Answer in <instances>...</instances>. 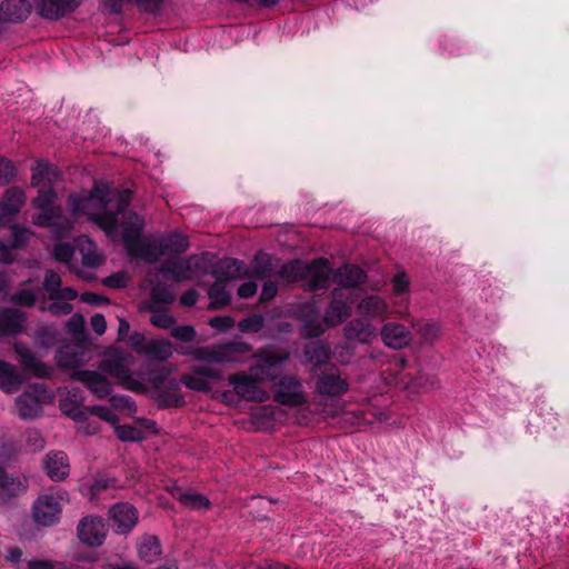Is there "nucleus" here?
Returning <instances> with one entry per match:
<instances>
[{
	"label": "nucleus",
	"instance_id": "obj_1",
	"mask_svg": "<svg viewBox=\"0 0 569 569\" xmlns=\"http://www.w3.org/2000/svg\"><path fill=\"white\" fill-rule=\"evenodd\" d=\"M61 173L54 164L39 159L32 167L31 186L38 188L32 204L40 212L33 218L38 227L50 228L53 237L61 239L70 234L76 220L86 216L100 226L108 237L113 238L121 229L122 240L131 257L154 262L162 256L181 253L189 247L188 239L179 233L160 238H142L144 220L128 210L131 201L130 190L111 192L107 182L98 181L89 192L72 193L68 207L72 218L66 217L60 207L54 206L58 197L56 187Z\"/></svg>",
	"mask_w": 569,
	"mask_h": 569
},
{
	"label": "nucleus",
	"instance_id": "obj_2",
	"mask_svg": "<svg viewBox=\"0 0 569 569\" xmlns=\"http://www.w3.org/2000/svg\"><path fill=\"white\" fill-rule=\"evenodd\" d=\"M177 351L181 356H191L196 361L202 362L183 373L180 382L190 390L209 392L211 382L222 379V371L211 365L239 362L241 356L251 351V346L243 341H228L196 348L180 347Z\"/></svg>",
	"mask_w": 569,
	"mask_h": 569
},
{
	"label": "nucleus",
	"instance_id": "obj_3",
	"mask_svg": "<svg viewBox=\"0 0 569 569\" xmlns=\"http://www.w3.org/2000/svg\"><path fill=\"white\" fill-rule=\"evenodd\" d=\"M353 297L346 296L345 289L332 291V301L322 321H319V307L315 299L301 305L299 319L303 322L301 333L306 338L320 336L327 328L336 327L350 316Z\"/></svg>",
	"mask_w": 569,
	"mask_h": 569
},
{
	"label": "nucleus",
	"instance_id": "obj_4",
	"mask_svg": "<svg viewBox=\"0 0 569 569\" xmlns=\"http://www.w3.org/2000/svg\"><path fill=\"white\" fill-rule=\"evenodd\" d=\"M261 362L250 368L260 380H269L277 387L274 401L289 407H298L307 403V395L302 389L300 379L293 376H284L279 379L271 372V369L281 366L288 358L289 353H279L268 351L259 355Z\"/></svg>",
	"mask_w": 569,
	"mask_h": 569
},
{
	"label": "nucleus",
	"instance_id": "obj_5",
	"mask_svg": "<svg viewBox=\"0 0 569 569\" xmlns=\"http://www.w3.org/2000/svg\"><path fill=\"white\" fill-rule=\"evenodd\" d=\"M53 258L68 266L70 271L82 279H91V270L100 267L104 257L97 244L87 236L74 239V246L59 242L53 247Z\"/></svg>",
	"mask_w": 569,
	"mask_h": 569
},
{
	"label": "nucleus",
	"instance_id": "obj_6",
	"mask_svg": "<svg viewBox=\"0 0 569 569\" xmlns=\"http://www.w3.org/2000/svg\"><path fill=\"white\" fill-rule=\"evenodd\" d=\"M133 363L134 359L130 353L116 349L107 353L99 369L116 379L123 389L144 393L147 391L144 376L131 370Z\"/></svg>",
	"mask_w": 569,
	"mask_h": 569
},
{
	"label": "nucleus",
	"instance_id": "obj_7",
	"mask_svg": "<svg viewBox=\"0 0 569 569\" xmlns=\"http://www.w3.org/2000/svg\"><path fill=\"white\" fill-rule=\"evenodd\" d=\"M331 274V268L326 259H317L311 263L293 260L283 264L279 277L287 282L303 281L310 290L326 288Z\"/></svg>",
	"mask_w": 569,
	"mask_h": 569
},
{
	"label": "nucleus",
	"instance_id": "obj_8",
	"mask_svg": "<svg viewBox=\"0 0 569 569\" xmlns=\"http://www.w3.org/2000/svg\"><path fill=\"white\" fill-rule=\"evenodd\" d=\"M69 501V493L64 489H57L39 495L31 507L33 521L42 527H50L58 523L61 518L63 505Z\"/></svg>",
	"mask_w": 569,
	"mask_h": 569
},
{
	"label": "nucleus",
	"instance_id": "obj_9",
	"mask_svg": "<svg viewBox=\"0 0 569 569\" xmlns=\"http://www.w3.org/2000/svg\"><path fill=\"white\" fill-rule=\"evenodd\" d=\"M54 395L42 383L30 385L16 399V410L21 419H33L40 416L43 406L52 403Z\"/></svg>",
	"mask_w": 569,
	"mask_h": 569
},
{
	"label": "nucleus",
	"instance_id": "obj_10",
	"mask_svg": "<svg viewBox=\"0 0 569 569\" xmlns=\"http://www.w3.org/2000/svg\"><path fill=\"white\" fill-rule=\"evenodd\" d=\"M61 278L53 270L46 273L43 289L52 303L48 307V311L54 316L68 315L72 307L69 303L78 297V293L71 287H61Z\"/></svg>",
	"mask_w": 569,
	"mask_h": 569
},
{
	"label": "nucleus",
	"instance_id": "obj_11",
	"mask_svg": "<svg viewBox=\"0 0 569 569\" xmlns=\"http://www.w3.org/2000/svg\"><path fill=\"white\" fill-rule=\"evenodd\" d=\"M382 378L388 386L407 390L411 393L419 392L421 383L419 378L412 377L408 371L407 361L402 357H396L382 371Z\"/></svg>",
	"mask_w": 569,
	"mask_h": 569
},
{
	"label": "nucleus",
	"instance_id": "obj_12",
	"mask_svg": "<svg viewBox=\"0 0 569 569\" xmlns=\"http://www.w3.org/2000/svg\"><path fill=\"white\" fill-rule=\"evenodd\" d=\"M160 271L166 278L174 281L189 280L203 271V260L198 256L188 259L170 258L162 264Z\"/></svg>",
	"mask_w": 569,
	"mask_h": 569
},
{
	"label": "nucleus",
	"instance_id": "obj_13",
	"mask_svg": "<svg viewBox=\"0 0 569 569\" xmlns=\"http://www.w3.org/2000/svg\"><path fill=\"white\" fill-rule=\"evenodd\" d=\"M260 378L251 371V376L246 372H237L228 377V382L233 387L234 393L249 401L263 402L269 399V393L260 388Z\"/></svg>",
	"mask_w": 569,
	"mask_h": 569
},
{
	"label": "nucleus",
	"instance_id": "obj_14",
	"mask_svg": "<svg viewBox=\"0 0 569 569\" xmlns=\"http://www.w3.org/2000/svg\"><path fill=\"white\" fill-rule=\"evenodd\" d=\"M81 3L82 0H33V8L41 18L58 21L76 11Z\"/></svg>",
	"mask_w": 569,
	"mask_h": 569
},
{
	"label": "nucleus",
	"instance_id": "obj_15",
	"mask_svg": "<svg viewBox=\"0 0 569 569\" xmlns=\"http://www.w3.org/2000/svg\"><path fill=\"white\" fill-rule=\"evenodd\" d=\"M122 488H124V485L118 478L107 473H98L91 480L81 481L79 491L90 501H97L104 491Z\"/></svg>",
	"mask_w": 569,
	"mask_h": 569
},
{
	"label": "nucleus",
	"instance_id": "obj_16",
	"mask_svg": "<svg viewBox=\"0 0 569 569\" xmlns=\"http://www.w3.org/2000/svg\"><path fill=\"white\" fill-rule=\"evenodd\" d=\"M108 519L120 533H128L137 526L139 512L137 508L129 502H118L109 508Z\"/></svg>",
	"mask_w": 569,
	"mask_h": 569
},
{
	"label": "nucleus",
	"instance_id": "obj_17",
	"mask_svg": "<svg viewBox=\"0 0 569 569\" xmlns=\"http://www.w3.org/2000/svg\"><path fill=\"white\" fill-rule=\"evenodd\" d=\"M13 349L24 371L37 378H49L51 376L52 368L38 360L36 353L26 343L16 341Z\"/></svg>",
	"mask_w": 569,
	"mask_h": 569
},
{
	"label": "nucleus",
	"instance_id": "obj_18",
	"mask_svg": "<svg viewBox=\"0 0 569 569\" xmlns=\"http://www.w3.org/2000/svg\"><path fill=\"white\" fill-rule=\"evenodd\" d=\"M162 482V489L173 498L178 499L184 508L194 511H206L210 508L211 503L206 496L191 490L183 492L182 489L171 480Z\"/></svg>",
	"mask_w": 569,
	"mask_h": 569
},
{
	"label": "nucleus",
	"instance_id": "obj_19",
	"mask_svg": "<svg viewBox=\"0 0 569 569\" xmlns=\"http://www.w3.org/2000/svg\"><path fill=\"white\" fill-rule=\"evenodd\" d=\"M168 372L158 371L151 372L149 381L156 389V399L160 407H181L184 403V398L179 392L178 383L176 381L170 382L168 390H162L159 385L164 380Z\"/></svg>",
	"mask_w": 569,
	"mask_h": 569
},
{
	"label": "nucleus",
	"instance_id": "obj_20",
	"mask_svg": "<svg viewBox=\"0 0 569 569\" xmlns=\"http://www.w3.org/2000/svg\"><path fill=\"white\" fill-rule=\"evenodd\" d=\"M380 337L386 347L395 350L403 349L412 341L411 331L405 325L395 321L381 327Z\"/></svg>",
	"mask_w": 569,
	"mask_h": 569
},
{
	"label": "nucleus",
	"instance_id": "obj_21",
	"mask_svg": "<svg viewBox=\"0 0 569 569\" xmlns=\"http://www.w3.org/2000/svg\"><path fill=\"white\" fill-rule=\"evenodd\" d=\"M26 202V193L21 188L11 187L0 199V228L7 226L20 211Z\"/></svg>",
	"mask_w": 569,
	"mask_h": 569
},
{
	"label": "nucleus",
	"instance_id": "obj_22",
	"mask_svg": "<svg viewBox=\"0 0 569 569\" xmlns=\"http://www.w3.org/2000/svg\"><path fill=\"white\" fill-rule=\"evenodd\" d=\"M87 346L83 342L61 346L56 355L57 366L64 370L77 369L86 361Z\"/></svg>",
	"mask_w": 569,
	"mask_h": 569
},
{
	"label": "nucleus",
	"instance_id": "obj_23",
	"mask_svg": "<svg viewBox=\"0 0 569 569\" xmlns=\"http://www.w3.org/2000/svg\"><path fill=\"white\" fill-rule=\"evenodd\" d=\"M114 432L121 441L138 442L146 438V432H157V425L153 420L141 418L136 426L116 425Z\"/></svg>",
	"mask_w": 569,
	"mask_h": 569
},
{
	"label": "nucleus",
	"instance_id": "obj_24",
	"mask_svg": "<svg viewBox=\"0 0 569 569\" xmlns=\"http://www.w3.org/2000/svg\"><path fill=\"white\" fill-rule=\"evenodd\" d=\"M43 468L52 481H62L70 472L69 458L63 451H50L43 459Z\"/></svg>",
	"mask_w": 569,
	"mask_h": 569
},
{
	"label": "nucleus",
	"instance_id": "obj_25",
	"mask_svg": "<svg viewBox=\"0 0 569 569\" xmlns=\"http://www.w3.org/2000/svg\"><path fill=\"white\" fill-rule=\"evenodd\" d=\"M31 237V230L14 226L12 228L11 239L0 240V262H12L14 259L13 250L22 248Z\"/></svg>",
	"mask_w": 569,
	"mask_h": 569
},
{
	"label": "nucleus",
	"instance_id": "obj_26",
	"mask_svg": "<svg viewBox=\"0 0 569 569\" xmlns=\"http://www.w3.org/2000/svg\"><path fill=\"white\" fill-rule=\"evenodd\" d=\"M28 0H3L0 3V18L6 23H20L26 21L32 10Z\"/></svg>",
	"mask_w": 569,
	"mask_h": 569
},
{
	"label": "nucleus",
	"instance_id": "obj_27",
	"mask_svg": "<svg viewBox=\"0 0 569 569\" xmlns=\"http://www.w3.org/2000/svg\"><path fill=\"white\" fill-rule=\"evenodd\" d=\"M71 378L82 382L98 398H104L111 391L109 380L97 371H74L71 373Z\"/></svg>",
	"mask_w": 569,
	"mask_h": 569
},
{
	"label": "nucleus",
	"instance_id": "obj_28",
	"mask_svg": "<svg viewBox=\"0 0 569 569\" xmlns=\"http://www.w3.org/2000/svg\"><path fill=\"white\" fill-rule=\"evenodd\" d=\"M349 390V383L336 372L321 375L316 381V392L327 397H340Z\"/></svg>",
	"mask_w": 569,
	"mask_h": 569
},
{
	"label": "nucleus",
	"instance_id": "obj_29",
	"mask_svg": "<svg viewBox=\"0 0 569 569\" xmlns=\"http://www.w3.org/2000/svg\"><path fill=\"white\" fill-rule=\"evenodd\" d=\"M26 320V313L18 309H0V337L19 335L24 329Z\"/></svg>",
	"mask_w": 569,
	"mask_h": 569
},
{
	"label": "nucleus",
	"instance_id": "obj_30",
	"mask_svg": "<svg viewBox=\"0 0 569 569\" xmlns=\"http://www.w3.org/2000/svg\"><path fill=\"white\" fill-rule=\"evenodd\" d=\"M377 328L365 319L351 320L343 329L345 338L348 341H359L361 343H369L377 337Z\"/></svg>",
	"mask_w": 569,
	"mask_h": 569
},
{
	"label": "nucleus",
	"instance_id": "obj_31",
	"mask_svg": "<svg viewBox=\"0 0 569 569\" xmlns=\"http://www.w3.org/2000/svg\"><path fill=\"white\" fill-rule=\"evenodd\" d=\"M212 273L216 280L222 282L244 278L249 274L244 262L232 258L220 260L216 264Z\"/></svg>",
	"mask_w": 569,
	"mask_h": 569
},
{
	"label": "nucleus",
	"instance_id": "obj_32",
	"mask_svg": "<svg viewBox=\"0 0 569 569\" xmlns=\"http://www.w3.org/2000/svg\"><path fill=\"white\" fill-rule=\"evenodd\" d=\"M61 396L59 402L61 412L72 420L81 418L86 411L82 406L84 398L81 391L78 388L66 389Z\"/></svg>",
	"mask_w": 569,
	"mask_h": 569
},
{
	"label": "nucleus",
	"instance_id": "obj_33",
	"mask_svg": "<svg viewBox=\"0 0 569 569\" xmlns=\"http://www.w3.org/2000/svg\"><path fill=\"white\" fill-rule=\"evenodd\" d=\"M366 273L357 266H345L336 271L333 280L340 287L338 289H345L346 296H351V289L366 281Z\"/></svg>",
	"mask_w": 569,
	"mask_h": 569
},
{
	"label": "nucleus",
	"instance_id": "obj_34",
	"mask_svg": "<svg viewBox=\"0 0 569 569\" xmlns=\"http://www.w3.org/2000/svg\"><path fill=\"white\" fill-rule=\"evenodd\" d=\"M358 311L365 317L385 319L389 315V306L383 298L369 296L359 302Z\"/></svg>",
	"mask_w": 569,
	"mask_h": 569
},
{
	"label": "nucleus",
	"instance_id": "obj_35",
	"mask_svg": "<svg viewBox=\"0 0 569 569\" xmlns=\"http://www.w3.org/2000/svg\"><path fill=\"white\" fill-rule=\"evenodd\" d=\"M174 352L173 345L167 339H149L146 351L142 356L150 361L163 362L172 357Z\"/></svg>",
	"mask_w": 569,
	"mask_h": 569
},
{
	"label": "nucleus",
	"instance_id": "obj_36",
	"mask_svg": "<svg viewBox=\"0 0 569 569\" xmlns=\"http://www.w3.org/2000/svg\"><path fill=\"white\" fill-rule=\"evenodd\" d=\"M22 383L21 376L16 367L7 361L0 360V389L11 393Z\"/></svg>",
	"mask_w": 569,
	"mask_h": 569
},
{
	"label": "nucleus",
	"instance_id": "obj_37",
	"mask_svg": "<svg viewBox=\"0 0 569 569\" xmlns=\"http://www.w3.org/2000/svg\"><path fill=\"white\" fill-rule=\"evenodd\" d=\"M305 362L311 363L313 368H319L330 358V348L318 341L310 342L303 350Z\"/></svg>",
	"mask_w": 569,
	"mask_h": 569
},
{
	"label": "nucleus",
	"instance_id": "obj_38",
	"mask_svg": "<svg viewBox=\"0 0 569 569\" xmlns=\"http://www.w3.org/2000/svg\"><path fill=\"white\" fill-rule=\"evenodd\" d=\"M27 489L26 481L18 477H9L6 471L0 468V499L18 496Z\"/></svg>",
	"mask_w": 569,
	"mask_h": 569
},
{
	"label": "nucleus",
	"instance_id": "obj_39",
	"mask_svg": "<svg viewBox=\"0 0 569 569\" xmlns=\"http://www.w3.org/2000/svg\"><path fill=\"white\" fill-rule=\"evenodd\" d=\"M388 420L389 415L387 411L373 408L352 413V425L356 427L369 426L373 423H385Z\"/></svg>",
	"mask_w": 569,
	"mask_h": 569
},
{
	"label": "nucleus",
	"instance_id": "obj_40",
	"mask_svg": "<svg viewBox=\"0 0 569 569\" xmlns=\"http://www.w3.org/2000/svg\"><path fill=\"white\" fill-rule=\"evenodd\" d=\"M161 555V546L157 536H148L139 546V557L148 562H156Z\"/></svg>",
	"mask_w": 569,
	"mask_h": 569
},
{
	"label": "nucleus",
	"instance_id": "obj_41",
	"mask_svg": "<svg viewBox=\"0 0 569 569\" xmlns=\"http://www.w3.org/2000/svg\"><path fill=\"white\" fill-rule=\"evenodd\" d=\"M276 501L268 499L266 497H251L247 507L249 508L253 519L261 520L267 518L268 513L271 511L272 506Z\"/></svg>",
	"mask_w": 569,
	"mask_h": 569
},
{
	"label": "nucleus",
	"instance_id": "obj_42",
	"mask_svg": "<svg viewBox=\"0 0 569 569\" xmlns=\"http://www.w3.org/2000/svg\"><path fill=\"white\" fill-rule=\"evenodd\" d=\"M147 309L152 313L150 317L151 325L160 329H172L173 325L176 323V319L173 316L168 313L167 310L160 306L154 305H148Z\"/></svg>",
	"mask_w": 569,
	"mask_h": 569
},
{
	"label": "nucleus",
	"instance_id": "obj_43",
	"mask_svg": "<svg viewBox=\"0 0 569 569\" xmlns=\"http://www.w3.org/2000/svg\"><path fill=\"white\" fill-rule=\"evenodd\" d=\"M106 520L99 515L82 517L77 527V533H100L104 529Z\"/></svg>",
	"mask_w": 569,
	"mask_h": 569
},
{
	"label": "nucleus",
	"instance_id": "obj_44",
	"mask_svg": "<svg viewBox=\"0 0 569 569\" xmlns=\"http://www.w3.org/2000/svg\"><path fill=\"white\" fill-rule=\"evenodd\" d=\"M210 308L217 309L226 306L230 301V295L226 290V284L217 280L209 289Z\"/></svg>",
	"mask_w": 569,
	"mask_h": 569
},
{
	"label": "nucleus",
	"instance_id": "obj_45",
	"mask_svg": "<svg viewBox=\"0 0 569 569\" xmlns=\"http://www.w3.org/2000/svg\"><path fill=\"white\" fill-rule=\"evenodd\" d=\"M33 338L40 347L50 348L58 340V331L52 326H43L34 332Z\"/></svg>",
	"mask_w": 569,
	"mask_h": 569
},
{
	"label": "nucleus",
	"instance_id": "obj_46",
	"mask_svg": "<svg viewBox=\"0 0 569 569\" xmlns=\"http://www.w3.org/2000/svg\"><path fill=\"white\" fill-rule=\"evenodd\" d=\"M174 300V293L168 287L158 284L151 290V298L148 305L160 306L169 305Z\"/></svg>",
	"mask_w": 569,
	"mask_h": 569
},
{
	"label": "nucleus",
	"instance_id": "obj_47",
	"mask_svg": "<svg viewBox=\"0 0 569 569\" xmlns=\"http://www.w3.org/2000/svg\"><path fill=\"white\" fill-rule=\"evenodd\" d=\"M280 412H281V410L278 407L270 406V405L261 406L252 412V419H253L254 423L262 425L263 420H270V421L277 420Z\"/></svg>",
	"mask_w": 569,
	"mask_h": 569
},
{
	"label": "nucleus",
	"instance_id": "obj_48",
	"mask_svg": "<svg viewBox=\"0 0 569 569\" xmlns=\"http://www.w3.org/2000/svg\"><path fill=\"white\" fill-rule=\"evenodd\" d=\"M110 403L112 409L121 410L129 417L133 416L137 411L136 403L128 396H112Z\"/></svg>",
	"mask_w": 569,
	"mask_h": 569
},
{
	"label": "nucleus",
	"instance_id": "obj_49",
	"mask_svg": "<svg viewBox=\"0 0 569 569\" xmlns=\"http://www.w3.org/2000/svg\"><path fill=\"white\" fill-rule=\"evenodd\" d=\"M263 325H264L263 317L260 315H253V316L242 319L238 323V328L240 331L246 332V333H249V332L256 333V332H259L263 328Z\"/></svg>",
	"mask_w": 569,
	"mask_h": 569
},
{
	"label": "nucleus",
	"instance_id": "obj_50",
	"mask_svg": "<svg viewBox=\"0 0 569 569\" xmlns=\"http://www.w3.org/2000/svg\"><path fill=\"white\" fill-rule=\"evenodd\" d=\"M17 176V168L8 158L0 157V186L9 184Z\"/></svg>",
	"mask_w": 569,
	"mask_h": 569
},
{
	"label": "nucleus",
	"instance_id": "obj_51",
	"mask_svg": "<svg viewBox=\"0 0 569 569\" xmlns=\"http://www.w3.org/2000/svg\"><path fill=\"white\" fill-rule=\"evenodd\" d=\"M84 410L83 416L74 420L77 422V430L87 436L96 435L100 428L99 423L88 417V415H90L89 408Z\"/></svg>",
	"mask_w": 569,
	"mask_h": 569
},
{
	"label": "nucleus",
	"instance_id": "obj_52",
	"mask_svg": "<svg viewBox=\"0 0 569 569\" xmlns=\"http://www.w3.org/2000/svg\"><path fill=\"white\" fill-rule=\"evenodd\" d=\"M197 336L196 329L190 325L176 326L171 329V337L178 341L191 342Z\"/></svg>",
	"mask_w": 569,
	"mask_h": 569
},
{
	"label": "nucleus",
	"instance_id": "obj_53",
	"mask_svg": "<svg viewBox=\"0 0 569 569\" xmlns=\"http://www.w3.org/2000/svg\"><path fill=\"white\" fill-rule=\"evenodd\" d=\"M412 327L416 328L427 341L436 339L440 332L439 326L433 322H416L412 323Z\"/></svg>",
	"mask_w": 569,
	"mask_h": 569
},
{
	"label": "nucleus",
	"instance_id": "obj_54",
	"mask_svg": "<svg viewBox=\"0 0 569 569\" xmlns=\"http://www.w3.org/2000/svg\"><path fill=\"white\" fill-rule=\"evenodd\" d=\"M89 412L90 415L96 416L101 420H104L106 422L113 425V427L118 425V417L112 408L93 406L89 408Z\"/></svg>",
	"mask_w": 569,
	"mask_h": 569
},
{
	"label": "nucleus",
	"instance_id": "obj_55",
	"mask_svg": "<svg viewBox=\"0 0 569 569\" xmlns=\"http://www.w3.org/2000/svg\"><path fill=\"white\" fill-rule=\"evenodd\" d=\"M26 443L31 451H39L44 448V439L38 430H28L26 432Z\"/></svg>",
	"mask_w": 569,
	"mask_h": 569
},
{
	"label": "nucleus",
	"instance_id": "obj_56",
	"mask_svg": "<svg viewBox=\"0 0 569 569\" xmlns=\"http://www.w3.org/2000/svg\"><path fill=\"white\" fill-rule=\"evenodd\" d=\"M128 342L137 353L143 355L149 339H147L143 333L136 331L129 336Z\"/></svg>",
	"mask_w": 569,
	"mask_h": 569
},
{
	"label": "nucleus",
	"instance_id": "obj_57",
	"mask_svg": "<svg viewBox=\"0 0 569 569\" xmlns=\"http://www.w3.org/2000/svg\"><path fill=\"white\" fill-rule=\"evenodd\" d=\"M209 325L219 332H227L234 326V320L230 316L213 317L209 320Z\"/></svg>",
	"mask_w": 569,
	"mask_h": 569
},
{
	"label": "nucleus",
	"instance_id": "obj_58",
	"mask_svg": "<svg viewBox=\"0 0 569 569\" xmlns=\"http://www.w3.org/2000/svg\"><path fill=\"white\" fill-rule=\"evenodd\" d=\"M129 278L124 272H117L103 279V284L112 289H121L128 284Z\"/></svg>",
	"mask_w": 569,
	"mask_h": 569
},
{
	"label": "nucleus",
	"instance_id": "obj_59",
	"mask_svg": "<svg viewBox=\"0 0 569 569\" xmlns=\"http://www.w3.org/2000/svg\"><path fill=\"white\" fill-rule=\"evenodd\" d=\"M392 288L396 296L406 293L409 289V280L406 273H397L392 279Z\"/></svg>",
	"mask_w": 569,
	"mask_h": 569
},
{
	"label": "nucleus",
	"instance_id": "obj_60",
	"mask_svg": "<svg viewBox=\"0 0 569 569\" xmlns=\"http://www.w3.org/2000/svg\"><path fill=\"white\" fill-rule=\"evenodd\" d=\"M11 301L17 305L31 307L36 302V295L30 290H21L12 296Z\"/></svg>",
	"mask_w": 569,
	"mask_h": 569
},
{
	"label": "nucleus",
	"instance_id": "obj_61",
	"mask_svg": "<svg viewBox=\"0 0 569 569\" xmlns=\"http://www.w3.org/2000/svg\"><path fill=\"white\" fill-rule=\"evenodd\" d=\"M133 2L141 11L156 13L159 11L163 0H130Z\"/></svg>",
	"mask_w": 569,
	"mask_h": 569
},
{
	"label": "nucleus",
	"instance_id": "obj_62",
	"mask_svg": "<svg viewBox=\"0 0 569 569\" xmlns=\"http://www.w3.org/2000/svg\"><path fill=\"white\" fill-rule=\"evenodd\" d=\"M68 329L74 335H82L84 329V319L82 316H73L67 322Z\"/></svg>",
	"mask_w": 569,
	"mask_h": 569
},
{
	"label": "nucleus",
	"instance_id": "obj_63",
	"mask_svg": "<svg viewBox=\"0 0 569 569\" xmlns=\"http://www.w3.org/2000/svg\"><path fill=\"white\" fill-rule=\"evenodd\" d=\"M90 325L92 330L99 336L103 335L107 330L106 319L100 313H96L94 316H92Z\"/></svg>",
	"mask_w": 569,
	"mask_h": 569
},
{
	"label": "nucleus",
	"instance_id": "obj_64",
	"mask_svg": "<svg viewBox=\"0 0 569 569\" xmlns=\"http://www.w3.org/2000/svg\"><path fill=\"white\" fill-rule=\"evenodd\" d=\"M103 8L111 13H120L130 0H101Z\"/></svg>",
	"mask_w": 569,
	"mask_h": 569
}]
</instances>
